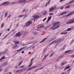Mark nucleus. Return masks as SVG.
Wrapping results in <instances>:
<instances>
[{"label":"nucleus","instance_id":"obj_1","mask_svg":"<svg viewBox=\"0 0 74 74\" xmlns=\"http://www.w3.org/2000/svg\"><path fill=\"white\" fill-rule=\"evenodd\" d=\"M60 22H57L53 24V26L51 28L52 30H56V29H58L59 27H60Z\"/></svg>","mask_w":74,"mask_h":74},{"label":"nucleus","instance_id":"obj_2","mask_svg":"<svg viewBox=\"0 0 74 74\" xmlns=\"http://www.w3.org/2000/svg\"><path fill=\"white\" fill-rule=\"evenodd\" d=\"M74 23V18L71 19L69 20L66 22L67 24H71V23Z\"/></svg>","mask_w":74,"mask_h":74},{"label":"nucleus","instance_id":"obj_3","mask_svg":"<svg viewBox=\"0 0 74 74\" xmlns=\"http://www.w3.org/2000/svg\"><path fill=\"white\" fill-rule=\"evenodd\" d=\"M39 18V16L38 15H34V16H32L31 18V20H34L36 19H37Z\"/></svg>","mask_w":74,"mask_h":74},{"label":"nucleus","instance_id":"obj_4","mask_svg":"<svg viewBox=\"0 0 74 74\" xmlns=\"http://www.w3.org/2000/svg\"><path fill=\"white\" fill-rule=\"evenodd\" d=\"M32 23V21H29L25 23V26L26 27H27V26H30V25H31Z\"/></svg>","mask_w":74,"mask_h":74},{"label":"nucleus","instance_id":"obj_5","mask_svg":"<svg viewBox=\"0 0 74 74\" xmlns=\"http://www.w3.org/2000/svg\"><path fill=\"white\" fill-rule=\"evenodd\" d=\"M59 41H60V39H57L56 40H54L51 43L49 44V45H51V44H53V43H55V42H59Z\"/></svg>","mask_w":74,"mask_h":74},{"label":"nucleus","instance_id":"obj_6","mask_svg":"<svg viewBox=\"0 0 74 74\" xmlns=\"http://www.w3.org/2000/svg\"><path fill=\"white\" fill-rule=\"evenodd\" d=\"M26 1V0H19L18 3H25Z\"/></svg>","mask_w":74,"mask_h":74},{"label":"nucleus","instance_id":"obj_7","mask_svg":"<svg viewBox=\"0 0 74 74\" xmlns=\"http://www.w3.org/2000/svg\"><path fill=\"white\" fill-rule=\"evenodd\" d=\"M21 32H18L16 34V36L17 37H20V36H21Z\"/></svg>","mask_w":74,"mask_h":74},{"label":"nucleus","instance_id":"obj_8","mask_svg":"<svg viewBox=\"0 0 74 74\" xmlns=\"http://www.w3.org/2000/svg\"><path fill=\"white\" fill-rule=\"evenodd\" d=\"M10 4V3H9V2L8 1L5 2L1 4V5H4L5 4Z\"/></svg>","mask_w":74,"mask_h":74},{"label":"nucleus","instance_id":"obj_9","mask_svg":"<svg viewBox=\"0 0 74 74\" xmlns=\"http://www.w3.org/2000/svg\"><path fill=\"white\" fill-rule=\"evenodd\" d=\"M23 16H25L24 17V18H25V17H26L27 16H26V15H23L19 16L18 17V18H22V17H23Z\"/></svg>","mask_w":74,"mask_h":74},{"label":"nucleus","instance_id":"obj_10","mask_svg":"<svg viewBox=\"0 0 74 74\" xmlns=\"http://www.w3.org/2000/svg\"><path fill=\"white\" fill-rule=\"evenodd\" d=\"M54 9H55V8H53V7H52L51 8H50L49 11V12H51V11H53L54 10Z\"/></svg>","mask_w":74,"mask_h":74},{"label":"nucleus","instance_id":"obj_11","mask_svg":"<svg viewBox=\"0 0 74 74\" xmlns=\"http://www.w3.org/2000/svg\"><path fill=\"white\" fill-rule=\"evenodd\" d=\"M13 42H14L15 44H19V42L17 41L16 40H14L13 41Z\"/></svg>","mask_w":74,"mask_h":74},{"label":"nucleus","instance_id":"obj_12","mask_svg":"<svg viewBox=\"0 0 74 74\" xmlns=\"http://www.w3.org/2000/svg\"><path fill=\"white\" fill-rule=\"evenodd\" d=\"M49 56V53H48L46 55H45L44 57L43 58V60H45V59H46L47 56Z\"/></svg>","mask_w":74,"mask_h":74},{"label":"nucleus","instance_id":"obj_13","mask_svg":"<svg viewBox=\"0 0 74 74\" xmlns=\"http://www.w3.org/2000/svg\"><path fill=\"white\" fill-rule=\"evenodd\" d=\"M52 18V17L51 16L49 17L48 18V19L47 21L46 22H48L51 19V18Z\"/></svg>","mask_w":74,"mask_h":74},{"label":"nucleus","instance_id":"obj_14","mask_svg":"<svg viewBox=\"0 0 74 74\" xmlns=\"http://www.w3.org/2000/svg\"><path fill=\"white\" fill-rule=\"evenodd\" d=\"M23 69H18L16 71V72L17 73H19V72H20V71H23Z\"/></svg>","mask_w":74,"mask_h":74},{"label":"nucleus","instance_id":"obj_15","mask_svg":"<svg viewBox=\"0 0 74 74\" xmlns=\"http://www.w3.org/2000/svg\"><path fill=\"white\" fill-rule=\"evenodd\" d=\"M38 28H43L44 27V26L43 25H40L38 26Z\"/></svg>","mask_w":74,"mask_h":74},{"label":"nucleus","instance_id":"obj_16","mask_svg":"<svg viewBox=\"0 0 74 74\" xmlns=\"http://www.w3.org/2000/svg\"><path fill=\"white\" fill-rule=\"evenodd\" d=\"M67 12H62V13H61L60 15H64L66 14H67Z\"/></svg>","mask_w":74,"mask_h":74},{"label":"nucleus","instance_id":"obj_17","mask_svg":"<svg viewBox=\"0 0 74 74\" xmlns=\"http://www.w3.org/2000/svg\"><path fill=\"white\" fill-rule=\"evenodd\" d=\"M70 67V66H67L66 68L64 69V71H65L66 70V69H69Z\"/></svg>","mask_w":74,"mask_h":74},{"label":"nucleus","instance_id":"obj_18","mask_svg":"<svg viewBox=\"0 0 74 74\" xmlns=\"http://www.w3.org/2000/svg\"><path fill=\"white\" fill-rule=\"evenodd\" d=\"M71 30V28H69L68 29L66 30H65L64 31V32H67V31H70Z\"/></svg>","mask_w":74,"mask_h":74},{"label":"nucleus","instance_id":"obj_19","mask_svg":"<svg viewBox=\"0 0 74 74\" xmlns=\"http://www.w3.org/2000/svg\"><path fill=\"white\" fill-rule=\"evenodd\" d=\"M47 38H46L44 39H43L42 41L40 42V43H41V42H43V41H45V40L47 39Z\"/></svg>","mask_w":74,"mask_h":74},{"label":"nucleus","instance_id":"obj_20","mask_svg":"<svg viewBox=\"0 0 74 74\" xmlns=\"http://www.w3.org/2000/svg\"><path fill=\"white\" fill-rule=\"evenodd\" d=\"M26 35H27V33H25V34H23V38H24V37H25Z\"/></svg>","mask_w":74,"mask_h":74},{"label":"nucleus","instance_id":"obj_21","mask_svg":"<svg viewBox=\"0 0 74 74\" xmlns=\"http://www.w3.org/2000/svg\"><path fill=\"white\" fill-rule=\"evenodd\" d=\"M71 52V51L70 50H68V51H66L65 52V53H70Z\"/></svg>","mask_w":74,"mask_h":74},{"label":"nucleus","instance_id":"obj_22","mask_svg":"<svg viewBox=\"0 0 74 74\" xmlns=\"http://www.w3.org/2000/svg\"><path fill=\"white\" fill-rule=\"evenodd\" d=\"M61 34H67V32H65L61 33Z\"/></svg>","mask_w":74,"mask_h":74},{"label":"nucleus","instance_id":"obj_23","mask_svg":"<svg viewBox=\"0 0 74 74\" xmlns=\"http://www.w3.org/2000/svg\"><path fill=\"white\" fill-rule=\"evenodd\" d=\"M27 48V46H25V47H23L22 48H21L20 49L21 50H22V49H23L24 48Z\"/></svg>","mask_w":74,"mask_h":74},{"label":"nucleus","instance_id":"obj_24","mask_svg":"<svg viewBox=\"0 0 74 74\" xmlns=\"http://www.w3.org/2000/svg\"><path fill=\"white\" fill-rule=\"evenodd\" d=\"M65 8H70V5H68V6L66 7Z\"/></svg>","mask_w":74,"mask_h":74},{"label":"nucleus","instance_id":"obj_25","mask_svg":"<svg viewBox=\"0 0 74 74\" xmlns=\"http://www.w3.org/2000/svg\"><path fill=\"white\" fill-rule=\"evenodd\" d=\"M4 27V23H3L2 24V25H1V28H2Z\"/></svg>","mask_w":74,"mask_h":74},{"label":"nucleus","instance_id":"obj_26","mask_svg":"<svg viewBox=\"0 0 74 74\" xmlns=\"http://www.w3.org/2000/svg\"><path fill=\"white\" fill-rule=\"evenodd\" d=\"M33 59H34L33 58H32L31 60V62H30L31 63H32V62H33Z\"/></svg>","mask_w":74,"mask_h":74},{"label":"nucleus","instance_id":"obj_27","mask_svg":"<svg viewBox=\"0 0 74 74\" xmlns=\"http://www.w3.org/2000/svg\"><path fill=\"white\" fill-rule=\"evenodd\" d=\"M74 1V0H72V1H71V2H69V3H73Z\"/></svg>","mask_w":74,"mask_h":74},{"label":"nucleus","instance_id":"obj_28","mask_svg":"<svg viewBox=\"0 0 74 74\" xmlns=\"http://www.w3.org/2000/svg\"><path fill=\"white\" fill-rule=\"evenodd\" d=\"M36 67H38V66H34L32 67V69H34V68H36Z\"/></svg>","mask_w":74,"mask_h":74},{"label":"nucleus","instance_id":"obj_29","mask_svg":"<svg viewBox=\"0 0 74 74\" xmlns=\"http://www.w3.org/2000/svg\"><path fill=\"white\" fill-rule=\"evenodd\" d=\"M42 68H43V67H42L40 69H37L35 71H37L38 70H41V69H42Z\"/></svg>","mask_w":74,"mask_h":74},{"label":"nucleus","instance_id":"obj_30","mask_svg":"<svg viewBox=\"0 0 74 74\" xmlns=\"http://www.w3.org/2000/svg\"><path fill=\"white\" fill-rule=\"evenodd\" d=\"M47 14V11H45V12L44 13V14L45 15H46Z\"/></svg>","mask_w":74,"mask_h":74},{"label":"nucleus","instance_id":"obj_31","mask_svg":"<svg viewBox=\"0 0 74 74\" xmlns=\"http://www.w3.org/2000/svg\"><path fill=\"white\" fill-rule=\"evenodd\" d=\"M32 67H30V68H29L27 70V71H28V70H31L32 69Z\"/></svg>","mask_w":74,"mask_h":74},{"label":"nucleus","instance_id":"obj_32","mask_svg":"<svg viewBox=\"0 0 74 74\" xmlns=\"http://www.w3.org/2000/svg\"><path fill=\"white\" fill-rule=\"evenodd\" d=\"M22 61L21 62H20L19 64L18 65V66H20V65H21V64H22Z\"/></svg>","mask_w":74,"mask_h":74},{"label":"nucleus","instance_id":"obj_33","mask_svg":"<svg viewBox=\"0 0 74 74\" xmlns=\"http://www.w3.org/2000/svg\"><path fill=\"white\" fill-rule=\"evenodd\" d=\"M72 14V13L70 14H68V15L65 16H70V15H71Z\"/></svg>","mask_w":74,"mask_h":74},{"label":"nucleus","instance_id":"obj_34","mask_svg":"<svg viewBox=\"0 0 74 74\" xmlns=\"http://www.w3.org/2000/svg\"><path fill=\"white\" fill-rule=\"evenodd\" d=\"M53 53H54V52H53L52 53V54H51L50 56V58H51V56H52V55H53Z\"/></svg>","mask_w":74,"mask_h":74},{"label":"nucleus","instance_id":"obj_35","mask_svg":"<svg viewBox=\"0 0 74 74\" xmlns=\"http://www.w3.org/2000/svg\"><path fill=\"white\" fill-rule=\"evenodd\" d=\"M33 64V63H31V64H29L28 66V67H30L31 66H32V64Z\"/></svg>","mask_w":74,"mask_h":74},{"label":"nucleus","instance_id":"obj_36","mask_svg":"<svg viewBox=\"0 0 74 74\" xmlns=\"http://www.w3.org/2000/svg\"><path fill=\"white\" fill-rule=\"evenodd\" d=\"M25 67V66H24L22 65V66H21L20 67V68H23V67Z\"/></svg>","mask_w":74,"mask_h":74},{"label":"nucleus","instance_id":"obj_37","mask_svg":"<svg viewBox=\"0 0 74 74\" xmlns=\"http://www.w3.org/2000/svg\"><path fill=\"white\" fill-rule=\"evenodd\" d=\"M46 19H47V18H44L42 20V21H43V22L44 21H45V20H46Z\"/></svg>","mask_w":74,"mask_h":74},{"label":"nucleus","instance_id":"obj_38","mask_svg":"<svg viewBox=\"0 0 74 74\" xmlns=\"http://www.w3.org/2000/svg\"><path fill=\"white\" fill-rule=\"evenodd\" d=\"M2 59H4L5 58V56H3V57H2L1 58Z\"/></svg>","mask_w":74,"mask_h":74},{"label":"nucleus","instance_id":"obj_39","mask_svg":"<svg viewBox=\"0 0 74 74\" xmlns=\"http://www.w3.org/2000/svg\"><path fill=\"white\" fill-rule=\"evenodd\" d=\"M53 15V13H50L49 14V15Z\"/></svg>","mask_w":74,"mask_h":74},{"label":"nucleus","instance_id":"obj_40","mask_svg":"<svg viewBox=\"0 0 74 74\" xmlns=\"http://www.w3.org/2000/svg\"><path fill=\"white\" fill-rule=\"evenodd\" d=\"M7 16V13H6L5 14V17L6 16Z\"/></svg>","mask_w":74,"mask_h":74},{"label":"nucleus","instance_id":"obj_41","mask_svg":"<svg viewBox=\"0 0 74 74\" xmlns=\"http://www.w3.org/2000/svg\"><path fill=\"white\" fill-rule=\"evenodd\" d=\"M18 66H15L14 67V68H15V69H17L18 68Z\"/></svg>","mask_w":74,"mask_h":74},{"label":"nucleus","instance_id":"obj_42","mask_svg":"<svg viewBox=\"0 0 74 74\" xmlns=\"http://www.w3.org/2000/svg\"><path fill=\"white\" fill-rule=\"evenodd\" d=\"M61 10H62V9H63V8H64V7L63 6H61Z\"/></svg>","mask_w":74,"mask_h":74},{"label":"nucleus","instance_id":"obj_43","mask_svg":"<svg viewBox=\"0 0 74 74\" xmlns=\"http://www.w3.org/2000/svg\"><path fill=\"white\" fill-rule=\"evenodd\" d=\"M37 34V32H35L34 33V34L35 35V34Z\"/></svg>","mask_w":74,"mask_h":74},{"label":"nucleus","instance_id":"obj_44","mask_svg":"<svg viewBox=\"0 0 74 74\" xmlns=\"http://www.w3.org/2000/svg\"><path fill=\"white\" fill-rule=\"evenodd\" d=\"M64 56H61L60 57V58H63Z\"/></svg>","mask_w":74,"mask_h":74},{"label":"nucleus","instance_id":"obj_45","mask_svg":"<svg viewBox=\"0 0 74 74\" xmlns=\"http://www.w3.org/2000/svg\"><path fill=\"white\" fill-rule=\"evenodd\" d=\"M25 45V44H22V45L23 46H25V45Z\"/></svg>","mask_w":74,"mask_h":74},{"label":"nucleus","instance_id":"obj_46","mask_svg":"<svg viewBox=\"0 0 74 74\" xmlns=\"http://www.w3.org/2000/svg\"><path fill=\"white\" fill-rule=\"evenodd\" d=\"M61 66H63L64 65V63H62L61 64Z\"/></svg>","mask_w":74,"mask_h":74},{"label":"nucleus","instance_id":"obj_47","mask_svg":"<svg viewBox=\"0 0 74 74\" xmlns=\"http://www.w3.org/2000/svg\"><path fill=\"white\" fill-rule=\"evenodd\" d=\"M11 15H9L8 17H7V18H10V16H11Z\"/></svg>","mask_w":74,"mask_h":74},{"label":"nucleus","instance_id":"obj_48","mask_svg":"<svg viewBox=\"0 0 74 74\" xmlns=\"http://www.w3.org/2000/svg\"><path fill=\"white\" fill-rule=\"evenodd\" d=\"M30 47H32V46H30V47L27 48V49H29V48H30Z\"/></svg>","mask_w":74,"mask_h":74},{"label":"nucleus","instance_id":"obj_49","mask_svg":"<svg viewBox=\"0 0 74 74\" xmlns=\"http://www.w3.org/2000/svg\"><path fill=\"white\" fill-rule=\"evenodd\" d=\"M12 4H14L15 3V2H12Z\"/></svg>","mask_w":74,"mask_h":74},{"label":"nucleus","instance_id":"obj_50","mask_svg":"<svg viewBox=\"0 0 74 74\" xmlns=\"http://www.w3.org/2000/svg\"><path fill=\"white\" fill-rule=\"evenodd\" d=\"M16 46H17L16 45V46L15 45H14V48H16Z\"/></svg>","mask_w":74,"mask_h":74},{"label":"nucleus","instance_id":"obj_51","mask_svg":"<svg viewBox=\"0 0 74 74\" xmlns=\"http://www.w3.org/2000/svg\"><path fill=\"white\" fill-rule=\"evenodd\" d=\"M7 30V31H10V28H8V29Z\"/></svg>","mask_w":74,"mask_h":74},{"label":"nucleus","instance_id":"obj_52","mask_svg":"<svg viewBox=\"0 0 74 74\" xmlns=\"http://www.w3.org/2000/svg\"><path fill=\"white\" fill-rule=\"evenodd\" d=\"M21 51V49H20L19 50H17V51H18H18Z\"/></svg>","mask_w":74,"mask_h":74},{"label":"nucleus","instance_id":"obj_53","mask_svg":"<svg viewBox=\"0 0 74 74\" xmlns=\"http://www.w3.org/2000/svg\"><path fill=\"white\" fill-rule=\"evenodd\" d=\"M74 39L71 42H74Z\"/></svg>","mask_w":74,"mask_h":74},{"label":"nucleus","instance_id":"obj_54","mask_svg":"<svg viewBox=\"0 0 74 74\" xmlns=\"http://www.w3.org/2000/svg\"><path fill=\"white\" fill-rule=\"evenodd\" d=\"M24 51H22L21 52L22 53H24Z\"/></svg>","mask_w":74,"mask_h":74},{"label":"nucleus","instance_id":"obj_55","mask_svg":"<svg viewBox=\"0 0 74 74\" xmlns=\"http://www.w3.org/2000/svg\"><path fill=\"white\" fill-rule=\"evenodd\" d=\"M28 54H31V52H29V53H28Z\"/></svg>","mask_w":74,"mask_h":74},{"label":"nucleus","instance_id":"obj_56","mask_svg":"<svg viewBox=\"0 0 74 74\" xmlns=\"http://www.w3.org/2000/svg\"><path fill=\"white\" fill-rule=\"evenodd\" d=\"M63 1H64V0H61L60 1V2H62Z\"/></svg>","mask_w":74,"mask_h":74},{"label":"nucleus","instance_id":"obj_57","mask_svg":"<svg viewBox=\"0 0 74 74\" xmlns=\"http://www.w3.org/2000/svg\"><path fill=\"white\" fill-rule=\"evenodd\" d=\"M71 70V69H69L68 70H67V71H69V70Z\"/></svg>","mask_w":74,"mask_h":74},{"label":"nucleus","instance_id":"obj_58","mask_svg":"<svg viewBox=\"0 0 74 74\" xmlns=\"http://www.w3.org/2000/svg\"><path fill=\"white\" fill-rule=\"evenodd\" d=\"M7 36H8V35H6L5 37H4V38H5V37H7Z\"/></svg>","mask_w":74,"mask_h":74},{"label":"nucleus","instance_id":"obj_59","mask_svg":"<svg viewBox=\"0 0 74 74\" xmlns=\"http://www.w3.org/2000/svg\"><path fill=\"white\" fill-rule=\"evenodd\" d=\"M49 2L48 3H46V5H47V4H49Z\"/></svg>","mask_w":74,"mask_h":74},{"label":"nucleus","instance_id":"obj_60","mask_svg":"<svg viewBox=\"0 0 74 74\" xmlns=\"http://www.w3.org/2000/svg\"><path fill=\"white\" fill-rule=\"evenodd\" d=\"M25 10H23V11H22V12H25Z\"/></svg>","mask_w":74,"mask_h":74},{"label":"nucleus","instance_id":"obj_61","mask_svg":"<svg viewBox=\"0 0 74 74\" xmlns=\"http://www.w3.org/2000/svg\"><path fill=\"white\" fill-rule=\"evenodd\" d=\"M64 74V72H63L61 74Z\"/></svg>","mask_w":74,"mask_h":74},{"label":"nucleus","instance_id":"obj_62","mask_svg":"<svg viewBox=\"0 0 74 74\" xmlns=\"http://www.w3.org/2000/svg\"><path fill=\"white\" fill-rule=\"evenodd\" d=\"M71 57H74V55L71 56Z\"/></svg>","mask_w":74,"mask_h":74},{"label":"nucleus","instance_id":"obj_63","mask_svg":"<svg viewBox=\"0 0 74 74\" xmlns=\"http://www.w3.org/2000/svg\"><path fill=\"white\" fill-rule=\"evenodd\" d=\"M35 48V46L32 47V48Z\"/></svg>","mask_w":74,"mask_h":74},{"label":"nucleus","instance_id":"obj_64","mask_svg":"<svg viewBox=\"0 0 74 74\" xmlns=\"http://www.w3.org/2000/svg\"><path fill=\"white\" fill-rule=\"evenodd\" d=\"M1 60H2V59L1 58V59H0V61H1Z\"/></svg>","mask_w":74,"mask_h":74}]
</instances>
